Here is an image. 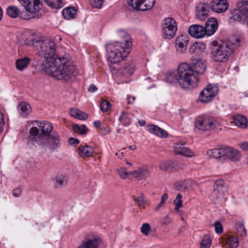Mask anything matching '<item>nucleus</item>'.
Wrapping results in <instances>:
<instances>
[{
  "mask_svg": "<svg viewBox=\"0 0 248 248\" xmlns=\"http://www.w3.org/2000/svg\"><path fill=\"white\" fill-rule=\"evenodd\" d=\"M22 193L21 189L19 187L15 188L13 191V195L15 197H19Z\"/></svg>",
  "mask_w": 248,
  "mask_h": 248,
  "instance_id": "6e6d98bb",
  "label": "nucleus"
},
{
  "mask_svg": "<svg viewBox=\"0 0 248 248\" xmlns=\"http://www.w3.org/2000/svg\"><path fill=\"white\" fill-rule=\"evenodd\" d=\"M132 198L139 207H143V208H145L144 205L146 202L145 201L144 196L142 193H141L140 195L138 197L133 196Z\"/></svg>",
  "mask_w": 248,
  "mask_h": 248,
  "instance_id": "4c0bfd02",
  "label": "nucleus"
},
{
  "mask_svg": "<svg viewBox=\"0 0 248 248\" xmlns=\"http://www.w3.org/2000/svg\"><path fill=\"white\" fill-rule=\"evenodd\" d=\"M97 90V87L94 84H91L88 91L90 93H93Z\"/></svg>",
  "mask_w": 248,
  "mask_h": 248,
  "instance_id": "bf43d9fd",
  "label": "nucleus"
},
{
  "mask_svg": "<svg viewBox=\"0 0 248 248\" xmlns=\"http://www.w3.org/2000/svg\"><path fill=\"white\" fill-rule=\"evenodd\" d=\"M119 121L123 125L125 126L129 125L131 123L128 114L124 112L122 113V114L119 118Z\"/></svg>",
  "mask_w": 248,
  "mask_h": 248,
  "instance_id": "58836bf2",
  "label": "nucleus"
},
{
  "mask_svg": "<svg viewBox=\"0 0 248 248\" xmlns=\"http://www.w3.org/2000/svg\"><path fill=\"white\" fill-rule=\"evenodd\" d=\"M129 174L138 180H146L150 174V171L147 166H143L136 170L129 171Z\"/></svg>",
  "mask_w": 248,
  "mask_h": 248,
  "instance_id": "aec40b11",
  "label": "nucleus"
},
{
  "mask_svg": "<svg viewBox=\"0 0 248 248\" xmlns=\"http://www.w3.org/2000/svg\"><path fill=\"white\" fill-rule=\"evenodd\" d=\"M26 42V44L40 49V55L44 60L41 64V70L46 73L51 75L58 80L68 81L76 78L78 72L72 62L65 58H57L56 55V44L49 40H41L33 38Z\"/></svg>",
  "mask_w": 248,
  "mask_h": 248,
  "instance_id": "f257e3e1",
  "label": "nucleus"
},
{
  "mask_svg": "<svg viewBox=\"0 0 248 248\" xmlns=\"http://www.w3.org/2000/svg\"><path fill=\"white\" fill-rule=\"evenodd\" d=\"M182 196L180 193H178L175 200L173 201V203L175 205V210L176 211H179L180 208L183 206V201L182 200Z\"/></svg>",
  "mask_w": 248,
  "mask_h": 248,
  "instance_id": "79ce46f5",
  "label": "nucleus"
},
{
  "mask_svg": "<svg viewBox=\"0 0 248 248\" xmlns=\"http://www.w3.org/2000/svg\"><path fill=\"white\" fill-rule=\"evenodd\" d=\"M211 239L209 235H205L201 244V248H209Z\"/></svg>",
  "mask_w": 248,
  "mask_h": 248,
  "instance_id": "37998d69",
  "label": "nucleus"
},
{
  "mask_svg": "<svg viewBox=\"0 0 248 248\" xmlns=\"http://www.w3.org/2000/svg\"><path fill=\"white\" fill-rule=\"evenodd\" d=\"M104 0H90L91 5L94 8H100Z\"/></svg>",
  "mask_w": 248,
  "mask_h": 248,
  "instance_id": "603ef678",
  "label": "nucleus"
},
{
  "mask_svg": "<svg viewBox=\"0 0 248 248\" xmlns=\"http://www.w3.org/2000/svg\"><path fill=\"white\" fill-rule=\"evenodd\" d=\"M210 3L212 11L218 13L226 11L229 6L227 0H212Z\"/></svg>",
  "mask_w": 248,
  "mask_h": 248,
  "instance_id": "2eb2a0df",
  "label": "nucleus"
},
{
  "mask_svg": "<svg viewBox=\"0 0 248 248\" xmlns=\"http://www.w3.org/2000/svg\"><path fill=\"white\" fill-rule=\"evenodd\" d=\"M148 128L150 132L159 137L165 138H167L168 136V133L166 130L160 128L157 125L151 124L148 125Z\"/></svg>",
  "mask_w": 248,
  "mask_h": 248,
  "instance_id": "a878e982",
  "label": "nucleus"
},
{
  "mask_svg": "<svg viewBox=\"0 0 248 248\" xmlns=\"http://www.w3.org/2000/svg\"><path fill=\"white\" fill-rule=\"evenodd\" d=\"M211 9L210 3L201 2L196 8V17L200 20L206 19L209 16L208 13Z\"/></svg>",
  "mask_w": 248,
  "mask_h": 248,
  "instance_id": "ddd939ff",
  "label": "nucleus"
},
{
  "mask_svg": "<svg viewBox=\"0 0 248 248\" xmlns=\"http://www.w3.org/2000/svg\"><path fill=\"white\" fill-rule=\"evenodd\" d=\"M111 107L110 102L105 99L102 100L100 104V108L102 111L105 112L109 110Z\"/></svg>",
  "mask_w": 248,
  "mask_h": 248,
  "instance_id": "a19ab883",
  "label": "nucleus"
},
{
  "mask_svg": "<svg viewBox=\"0 0 248 248\" xmlns=\"http://www.w3.org/2000/svg\"><path fill=\"white\" fill-rule=\"evenodd\" d=\"M102 241L98 236L94 235L86 236L78 248H98Z\"/></svg>",
  "mask_w": 248,
  "mask_h": 248,
  "instance_id": "9b49d317",
  "label": "nucleus"
},
{
  "mask_svg": "<svg viewBox=\"0 0 248 248\" xmlns=\"http://www.w3.org/2000/svg\"><path fill=\"white\" fill-rule=\"evenodd\" d=\"M189 68L187 65L180 64L177 70L170 71L166 74V81L170 84H179L183 89L191 88L187 76L190 75L191 80H195V78L191 76V71L188 70Z\"/></svg>",
  "mask_w": 248,
  "mask_h": 248,
  "instance_id": "7ed1b4c3",
  "label": "nucleus"
},
{
  "mask_svg": "<svg viewBox=\"0 0 248 248\" xmlns=\"http://www.w3.org/2000/svg\"><path fill=\"white\" fill-rule=\"evenodd\" d=\"M173 148L175 153L177 155L186 157H192L194 155V153L188 148L185 147L184 144L181 142L176 143Z\"/></svg>",
  "mask_w": 248,
  "mask_h": 248,
  "instance_id": "6ab92c4d",
  "label": "nucleus"
},
{
  "mask_svg": "<svg viewBox=\"0 0 248 248\" xmlns=\"http://www.w3.org/2000/svg\"><path fill=\"white\" fill-rule=\"evenodd\" d=\"M189 38L186 35L181 34L178 36L175 41V48L179 53H184L186 49Z\"/></svg>",
  "mask_w": 248,
  "mask_h": 248,
  "instance_id": "f3484780",
  "label": "nucleus"
},
{
  "mask_svg": "<svg viewBox=\"0 0 248 248\" xmlns=\"http://www.w3.org/2000/svg\"><path fill=\"white\" fill-rule=\"evenodd\" d=\"M119 176L122 179H125L129 174V172H127L125 168H121L117 170Z\"/></svg>",
  "mask_w": 248,
  "mask_h": 248,
  "instance_id": "3c124183",
  "label": "nucleus"
},
{
  "mask_svg": "<svg viewBox=\"0 0 248 248\" xmlns=\"http://www.w3.org/2000/svg\"><path fill=\"white\" fill-rule=\"evenodd\" d=\"M191 61V65L186 63H183V64H186L189 67L188 70L191 71V75L195 78V80L193 79L191 80V76L189 75V76H187L188 80H189V85L191 88H194L197 86L199 80L198 75L203 74L204 73L206 69V65L205 63L201 60L195 58H192Z\"/></svg>",
  "mask_w": 248,
  "mask_h": 248,
  "instance_id": "39448f33",
  "label": "nucleus"
},
{
  "mask_svg": "<svg viewBox=\"0 0 248 248\" xmlns=\"http://www.w3.org/2000/svg\"><path fill=\"white\" fill-rule=\"evenodd\" d=\"M224 185V182L222 180H217L214 186V190L215 192L217 191V192H219L222 191V189L223 188Z\"/></svg>",
  "mask_w": 248,
  "mask_h": 248,
  "instance_id": "49530a36",
  "label": "nucleus"
},
{
  "mask_svg": "<svg viewBox=\"0 0 248 248\" xmlns=\"http://www.w3.org/2000/svg\"><path fill=\"white\" fill-rule=\"evenodd\" d=\"M94 152V149L92 146L87 144L80 145L77 150L78 154L82 158H87L92 155Z\"/></svg>",
  "mask_w": 248,
  "mask_h": 248,
  "instance_id": "4be33fe9",
  "label": "nucleus"
},
{
  "mask_svg": "<svg viewBox=\"0 0 248 248\" xmlns=\"http://www.w3.org/2000/svg\"><path fill=\"white\" fill-rule=\"evenodd\" d=\"M36 138L37 139L35 140L34 142L37 144L39 146L43 147L49 145V136L43 135L41 133Z\"/></svg>",
  "mask_w": 248,
  "mask_h": 248,
  "instance_id": "2f4dec72",
  "label": "nucleus"
},
{
  "mask_svg": "<svg viewBox=\"0 0 248 248\" xmlns=\"http://www.w3.org/2000/svg\"><path fill=\"white\" fill-rule=\"evenodd\" d=\"M38 126L41 130V133L42 134L48 136L51 134V132L53 130V126L51 123L47 121H43L39 122Z\"/></svg>",
  "mask_w": 248,
  "mask_h": 248,
  "instance_id": "cd10ccee",
  "label": "nucleus"
},
{
  "mask_svg": "<svg viewBox=\"0 0 248 248\" xmlns=\"http://www.w3.org/2000/svg\"><path fill=\"white\" fill-rule=\"evenodd\" d=\"M7 15L12 18H16L19 16L20 18L21 12L15 6H11L8 7L6 11Z\"/></svg>",
  "mask_w": 248,
  "mask_h": 248,
  "instance_id": "72a5a7b5",
  "label": "nucleus"
},
{
  "mask_svg": "<svg viewBox=\"0 0 248 248\" xmlns=\"http://www.w3.org/2000/svg\"><path fill=\"white\" fill-rule=\"evenodd\" d=\"M237 7V8L232 11L230 19L248 25V0H240Z\"/></svg>",
  "mask_w": 248,
  "mask_h": 248,
  "instance_id": "0eeeda50",
  "label": "nucleus"
},
{
  "mask_svg": "<svg viewBox=\"0 0 248 248\" xmlns=\"http://www.w3.org/2000/svg\"><path fill=\"white\" fill-rule=\"evenodd\" d=\"M39 129L36 127H31L29 131V139L30 140L34 142L35 140L37 139V137H38L40 134H39Z\"/></svg>",
  "mask_w": 248,
  "mask_h": 248,
  "instance_id": "ea45409f",
  "label": "nucleus"
},
{
  "mask_svg": "<svg viewBox=\"0 0 248 248\" xmlns=\"http://www.w3.org/2000/svg\"><path fill=\"white\" fill-rule=\"evenodd\" d=\"M108 60L112 63L122 61L130 52V47L120 45L118 42L110 44L107 47Z\"/></svg>",
  "mask_w": 248,
  "mask_h": 248,
  "instance_id": "20e7f679",
  "label": "nucleus"
},
{
  "mask_svg": "<svg viewBox=\"0 0 248 248\" xmlns=\"http://www.w3.org/2000/svg\"><path fill=\"white\" fill-rule=\"evenodd\" d=\"M30 61V59L27 57L17 59L16 61V68L19 70H22L29 64Z\"/></svg>",
  "mask_w": 248,
  "mask_h": 248,
  "instance_id": "f704fd0d",
  "label": "nucleus"
},
{
  "mask_svg": "<svg viewBox=\"0 0 248 248\" xmlns=\"http://www.w3.org/2000/svg\"><path fill=\"white\" fill-rule=\"evenodd\" d=\"M240 39L235 35L229 37L220 44L217 41L211 43V58L215 62L223 63L226 62L229 57L240 46Z\"/></svg>",
  "mask_w": 248,
  "mask_h": 248,
  "instance_id": "f03ea898",
  "label": "nucleus"
},
{
  "mask_svg": "<svg viewBox=\"0 0 248 248\" xmlns=\"http://www.w3.org/2000/svg\"><path fill=\"white\" fill-rule=\"evenodd\" d=\"M151 230L150 225L147 223H143L140 227V232L145 235H147Z\"/></svg>",
  "mask_w": 248,
  "mask_h": 248,
  "instance_id": "09e8293b",
  "label": "nucleus"
},
{
  "mask_svg": "<svg viewBox=\"0 0 248 248\" xmlns=\"http://www.w3.org/2000/svg\"><path fill=\"white\" fill-rule=\"evenodd\" d=\"M68 143L70 145H77L79 143V140L77 139L70 138L68 140Z\"/></svg>",
  "mask_w": 248,
  "mask_h": 248,
  "instance_id": "4d7b16f0",
  "label": "nucleus"
},
{
  "mask_svg": "<svg viewBox=\"0 0 248 248\" xmlns=\"http://www.w3.org/2000/svg\"><path fill=\"white\" fill-rule=\"evenodd\" d=\"M236 229L238 233H239L241 236H245L246 235V230L243 224H237L236 226Z\"/></svg>",
  "mask_w": 248,
  "mask_h": 248,
  "instance_id": "8fccbe9b",
  "label": "nucleus"
},
{
  "mask_svg": "<svg viewBox=\"0 0 248 248\" xmlns=\"http://www.w3.org/2000/svg\"><path fill=\"white\" fill-rule=\"evenodd\" d=\"M26 11L21 12L20 19L29 20L34 17V15L42 7L41 0H17Z\"/></svg>",
  "mask_w": 248,
  "mask_h": 248,
  "instance_id": "423d86ee",
  "label": "nucleus"
},
{
  "mask_svg": "<svg viewBox=\"0 0 248 248\" xmlns=\"http://www.w3.org/2000/svg\"><path fill=\"white\" fill-rule=\"evenodd\" d=\"M188 32L192 37L196 38H201L206 35L204 28L198 24L190 26L188 28Z\"/></svg>",
  "mask_w": 248,
  "mask_h": 248,
  "instance_id": "a211bd4d",
  "label": "nucleus"
},
{
  "mask_svg": "<svg viewBox=\"0 0 248 248\" xmlns=\"http://www.w3.org/2000/svg\"><path fill=\"white\" fill-rule=\"evenodd\" d=\"M215 228L216 233L220 234L223 232V227L219 222H217L215 223Z\"/></svg>",
  "mask_w": 248,
  "mask_h": 248,
  "instance_id": "864d4df0",
  "label": "nucleus"
},
{
  "mask_svg": "<svg viewBox=\"0 0 248 248\" xmlns=\"http://www.w3.org/2000/svg\"><path fill=\"white\" fill-rule=\"evenodd\" d=\"M2 10L1 7L0 6V21L1 20L2 17Z\"/></svg>",
  "mask_w": 248,
  "mask_h": 248,
  "instance_id": "338daca9",
  "label": "nucleus"
},
{
  "mask_svg": "<svg viewBox=\"0 0 248 248\" xmlns=\"http://www.w3.org/2000/svg\"><path fill=\"white\" fill-rule=\"evenodd\" d=\"M100 124H101V122L100 121L98 120V121H95L93 123V125L94 126L97 128V127H100Z\"/></svg>",
  "mask_w": 248,
  "mask_h": 248,
  "instance_id": "e2e57ef3",
  "label": "nucleus"
},
{
  "mask_svg": "<svg viewBox=\"0 0 248 248\" xmlns=\"http://www.w3.org/2000/svg\"><path fill=\"white\" fill-rule=\"evenodd\" d=\"M139 123L141 126H143L146 123L145 121L144 120L139 121Z\"/></svg>",
  "mask_w": 248,
  "mask_h": 248,
  "instance_id": "69168bd1",
  "label": "nucleus"
},
{
  "mask_svg": "<svg viewBox=\"0 0 248 248\" xmlns=\"http://www.w3.org/2000/svg\"><path fill=\"white\" fill-rule=\"evenodd\" d=\"M64 182V176L62 174H58L55 177L56 187L61 186L63 185Z\"/></svg>",
  "mask_w": 248,
  "mask_h": 248,
  "instance_id": "de8ad7c7",
  "label": "nucleus"
},
{
  "mask_svg": "<svg viewBox=\"0 0 248 248\" xmlns=\"http://www.w3.org/2000/svg\"><path fill=\"white\" fill-rule=\"evenodd\" d=\"M168 199V195L166 193L163 194L161 197V201L155 208V211H158L160 208L164 207L165 201Z\"/></svg>",
  "mask_w": 248,
  "mask_h": 248,
  "instance_id": "c03bdc74",
  "label": "nucleus"
},
{
  "mask_svg": "<svg viewBox=\"0 0 248 248\" xmlns=\"http://www.w3.org/2000/svg\"><path fill=\"white\" fill-rule=\"evenodd\" d=\"M106 134H108L110 132V130L108 128H106L104 129Z\"/></svg>",
  "mask_w": 248,
  "mask_h": 248,
  "instance_id": "774afa93",
  "label": "nucleus"
},
{
  "mask_svg": "<svg viewBox=\"0 0 248 248\" xmlns=\"http://www.w3.org/2000/svg\"><path fill=\"white\" fill-rule=\"evenodd\" d=\"M129 149L131 150H135L136 149V146L135 145H130L128 147Z\"/></svg>",
  "mask_w": 248,
  "mask_h": 248,
  "instance_id": "0e129e2a",
  "label": "nucleus"
},
{
  "mask_svg": "<svg viewBox=\"0 0 248 248\" xmlns=\"http://www.w3.org/2000/svg\"><path fill=\"white\" fill-rule=\"evenodd\" d=\"M233 122L235 125L240 128H246L248 126V121L246 117L241 114H236L233 116Z\"/></svg>",
  "mask_w": 248,
  "mask_h": 248,
  "instance_id": "bb28decb",
  "label": "nucleus"
},
{
  "mask_svg": "<svg viewBox=\"0 0 248 248\" xmlns=\"http://www.w3.org/2000/svg\"><path fill=\"white\" fill-rule=\"evenodd\" d=\"M170 222V219L168 216L164 217L162 220V224L163 225H168Z\"/></svg>",
  "mask_w": 248,
  "mask_h": 248,
  "instance_id": "052dcab7",
  "label": "nucleus"
},
{
  "mask_svg": "<svg viewBox=\"0 0 248 248\" xmlns=\"http://www.w3.org/2000/svg\"><path fill=\"white\" fill-rule=\"evenodd\" d=\"M49 146L50 149L54 150L60 146V136L56 132L53 131L49 136Z\"/></svg>",
  "mask_w": 248,
  "mask_h": 248,
  "instance_id": "393cba45",
  "label": "nucleus"
},
{
  "mask_svg": "<svg viewBox=\"0 0 248 248\" xmlns=\"http://www.w3.org/2000/svg\"><path fill=\"white\" fill-rule=\"evenodd\" d=\"M62 14L65 19H72L77 16V10L73 7L65 8L62 10Z\"/></svg>",
  "mask_w": 248,
  "mask_h": 248,
  "instance_id": "c756f323",
  "label": "nucleus"
},
{
  "mask_svg": "<svg viewBox=\"0 0 248 248\" xmlns=\"http://www.w3.org/2000/svg\"><path fill=\"white\" fill-rule=\"evenodd\" d=\"M79 109L77 108H71L70 109V115L75 118H77V116L78 115V114L79 112Z\"/></svg>",
  "mask_w": 248,
  "mask_h": 248,
  "instance_id": "13d9d810",
  "label": "nucleus"
},
{
  "mask_svg": "<svg viewBox=\"0 0 248 248\" xmlns=\"http://www.w3.org/2000/svg\"><path fill=\"white\" fill-rule=\"evenodd\" d=\"M72 128L75 132L81 135H86L88 131V128L84 124L79 126L77 124H73Z\"/></svg>",
  "mask_w": 248,
  "mask_h": 248,
  "instance_id": "c9c22d12",
  "label": "nucleus"
},
{
  "mask_svg": "<svg viewBox=\"0 0 248 248\" xmlns=\"http://www.w3.org/2000/svg\"><path fill=\"white\" fill-rule=\"evenodd\" d=\"M218 24L217 20L215 18H210L206 21L204 28L206 35H212L217 29Z\"/></svg>",
  "mask_w": 248,
  "mask_h": 248,
  "instance_id": "412c9836",
  "label": "nucleus"
},
{
  "mask_svg": "<svg viewBox=\"0 0 248 248\" xmlns=\"http://www.w3.org/2000/svg\"><path fill=\"white\" fill-rule=\"evenodd\" d=\"M224 161L228 159L232 162L239 161L241 159V153L237 150L225 146Z\"/></svg>",
  "mask_w": 248,
  "mask_h": 248,
  "instance_id": "dca6fc26",
  "label": "nucleus"
},
{
  "mask_svg": "<svg viewBox=\"0 0 248 248\" xmlns=\"http://www.w3.org/2000/svg\"><path fill=\"white\" fill-rule=\"evenodd\" d=\"M240 148L244 150H248V142H245L240 144Z\"/></svg>",
  "mask_w": 248,
  "mask_h": 248,
  "instance_id": "680f3d73",
  "label": "nucleus"
},
{
  "mask_svg": "<svg viewBox=\"0 0 248 248\" xmlns=\"http://www.w3.org/2000/svg\"><path fill=\"white\" fill-rule=\"evenodd\" d=\"M218 125L219 123L216 118L205 115L198 117L195 122V127L201 130H212Z\"/></svg>",
  "mask_w": 248,
  "mask_h": 248,
  "instance_id": "6e6552de",
  "label": "nucleus"
},
{
  "mask_svg": "<svg viewBox=\"0 0 248 248\" xmlns=\"http://www.w3.org/2000/svg\"><path fill=\"white\" fill-rule=\"evenodd\" d=\"M225 146L216 149H212L207 151V155L212 158L218 159L221 161H224Z\"/></svg>",
  "mask_w": 248,
  "mask_h": 248,
  "instance_id": "5701e85b",
  "label": "nucleus"
},
{
  "mask_svg": "<svg viewBox=\"0 0 248 248\" xmlns=\"http://www.w3.org/2000/svg\"><path fill=\"white\" fill-rule=\"evenodd\" d=\"M76 118L80 120H85L88 118V115L87 113L79 110Z\"/></svg>",
  "mask_w": 248,
  "mask_h": 248,
  "instance_id": "5fc2aeb1",
  "label": "nucleus"
},
{
  "mask_svg": "<svg viewBox=\"0 0 248 248\" xmlns=\"http://www.w3.org/2000/svg\"><path fill=\"white\" fill-rule=\"evenodd\" d=\"M205 48V45L202 42H195L190 46L189 51L191 53H199Z\"/></svg>",
  "mask_w": 248,
  "mask_h": 248,
  "instance_id": "7c9ffc66",
  "label": "nucleus"
},
{
  "mask_svg": "<svg viewBox=\"0 0 248 248\" xmlns=\"http://www.w3.org/2000/svg\"><path fill=\"white\" fill-rule=\"evenodd\" d=\"M177 30V23L173 18L169 17L164 19L163 31L166 38H173L175 36Z\"/></svg>",
  "mask_w": 248,
  "mask_h": 248,
  "instance_id": "9d476101",
  "label": "nucleus"
},
{
  "mask_svg": "<svg viewBox=\"0 0 248 248\" xmlns=\"http://www.w3.org/2000/svg\"><path fill=\"white\" fill-rule=\"evenodd\" d=\"M135 70V65L131 61H124L123 65L117 71L119 76L129 77L131 76Z\"/></svg>",
  "mask_w": 248,
  "mask_h": 248,
  "instance_id": "4468645a",
  "label": "nucleus"
},
{
  "mask_svg": "<svg viewBox=\"0 0 248 248\" xmlns=\"http://www.w3.org/2000/svg\"><path fill=\"white\" fill-rule=\"evenodd\" d=\"M49 6L54 8H60L62 6V0H44Z\"/></svg>",
  "mask_w": 248,
  "mask_h": 248,
  "instance_id": "e433bc0d",
  "label": "nucleus"
},
{
  "mask_svg": "<svg viewBox=\"0 0 248 248\" xmlns=\"http://www.w3.org/2000/svg\"><path fill=\"white\" fill-rule=\"evenodd\" d=\"M218 93V87L211 84L208 85L200 93L198 101L202 103H208L215 97Z\"/></svg>",
  "mask_w": 248,
  "mask_h": 248,
  "instance_id": "1a4fd4ad",
  "label": "nucleus"
},
{
  "mask_svg": "<svg viewBox=\"0 0 248 248\" xmlns=\"http://www.w3.org/2000/svg\"><path fill=\"white\" fill-rule=\"evenodd\" d=\"M19 113L22 117H26L32 111L30 105L26 102H21L18 106Z\"/></svg>",
  "mask_w": 248,
  "mask_h": 248,
  "instance_id": "c85d7f7f",
  "label": "nucleus"
},
{
  "mask_svg": "<svg viewBox=\"0 0 248 248\" xmlns=\"http://www.w3.org/2000/svg\"><path fill=\"white\" fill-rule=\"evenodd\" d=\"M155 1V0H130L128 4L136 10L145 11L151 9Z\"/></svg>",
  "mask_w": 248,
  "mask_h": 248,
  "instance_id": "f8f14e48",
  "label": "nucleus"
},
{
  "mask_svg": "<svg viewBox=\"0 0 248 248\" xmlns=\"http://www.w3.org/2000/svg\"><path fill=\"white\" fill-rule=\"evenodd\" d=\"M118 35L124 39L123 42H119L120 45L130 47L131 43L129 41V37L127 33L124 31H120L118 32Z\"/></svg>",
  "mask_w": 248,
  "mask_h": 248,
  "instance_id": "473e14b6",
  "label": "nucleus"
},
{
  "mask_svg": "<svg viewBox=\"0 0 248 248\" xmlns=\"http://www.w3.org/2000/svg\"><path fill=\"white\" fill-rule=\"evenodd\" d=\"M172 165L173 163L170 161L163 162L160 163L159 168L163 170H168L173 168Z\"/></svg>",
  "mask_w": 248,
  "mask_h": 248,
  "instance_id": "a18cd8bd",
  "label": "nucleus"
},
{
  "mask_svg": "<svg viewBox=\"0 0 248 248\" xmlns=\"http://www.w3.org/2000/svg\"><path fill=\"white\" fill-rule=\"evenodd\" d=\"M222 243L228 245L231 248H237L239 240L237 237L232 235H224L222 237Z\"/></svg>",
  "mask_w": 248,
  "mask_h": 248,
  "instance_id": "b1692460",
  "label": "nucleus"
}]
</instances>
